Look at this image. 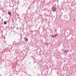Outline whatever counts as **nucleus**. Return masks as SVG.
<instances>
[{
	"instance_id": "5",
	"label": "nucleus",
	"mask_w": 76,
	"mask_h": 76,
	"mask_svg": "<svg viewBox=\"0 0 76 76\" xmlns=\"http://www.w3.org/2000/svg\"><path fill=\"white\" fill-rule=\"evenodd\" d=\"M68 51V50H65L64 51V53H67V52Z\"/></svg>"
},
{
	"instance_id": "8",
	"label": "nucleus",
	"mask_w": 76,
	"mask_h": 76,
	"mask_svg": "<svg viewBox=\"0 0 76 76\" xmlns=\"http://www.w3.org/2000/svg\"><path fill=\"white\" fill-rule=\"evenodd\" d=\"M24 39H25V37H24Z\"/></svg>"
},
{
	"instance_id": "6",
	"label": "nucleus",
	"mask_w": 76,
	"mask_h": 76,
	"mask_svg": "<svg viewBox=\"0 0 76 76\" xmlns=\"http://www.w3.org/2000/svg\"><path fill=\"white\" fill-rule=\"evenodd\" d=\"M6 23H7L6 21H4V24H5V25H6Z\"/></svg>"
},
{
	"instance_id": "7",
	"label": "nucleus",
	"mask_w": 76,
	"mask_h": 76,
	"mask_svg": "<svg viewBox=\"0 0 76 76\" xmlns=\"http://www.w3.org/2000/svg\"><path fill=\"white\" fill-rule=\"evenodd\" d=\"M73 20V21H75V19Z\"/></svg>"
},
{
	"instance_id": "3",
	"label": "nucleus",
	"mask_w": 76,
	"mask_h": 76,
	"mask_svg": "<svg viewBox=\"0 0 76 76\" xmlns=\"http://www.w3.org/2000/svg\"><path fill=\"white\" fill-rule=\"evenodd\" d=\"M28 41V38H26L25 39V41L26 42H27V41Z\"/></svg>"
},
{
	"instance_id": "4",
	"label": "nucleus",
	"mask_w": 76,
	"mask_h": 76,
	"mask_svg": "<svg viewBox=\"0 0 76 76\" xmlns=\"http://www.w3.org/2000/svg\"><path fill=\"white\" fill-rule=\"evenodd\" d=\"M8 15H10L12 14L11 13V12H10V11H8Z\"/></svg>"
},
{
	"instance_id": "1",
	"label": "nucleus",
	"mask_w": 76,
	"mask_h": 76,
	"mask_svg": "<svg viewBox=\"0 0 76 76\" xmlns=\"http://www.w3.org/2000/svg\"><path fill=\"white\" fill-rule=\"evenodd\" d=\"M51 9L52 12H56L57 10V8L56 7L53 6L52 7Z\"/></svg>"
},
{
	"instance_id": "2",
	"label": "nucleus",
	"mask_w": 76,
	"mask_h": 76,
	"mask_svg": "<svg viewBox=\"0 0 76 76\" xmlns=\"http://www.w3.org/2000/svg\"><path fill=\"white\" fill-rule=\"evenodd\" d=\"M57 35H58V33L55 34L54 35H52V38H54V37H56Z\"/></svg>"
}]
</instances>
